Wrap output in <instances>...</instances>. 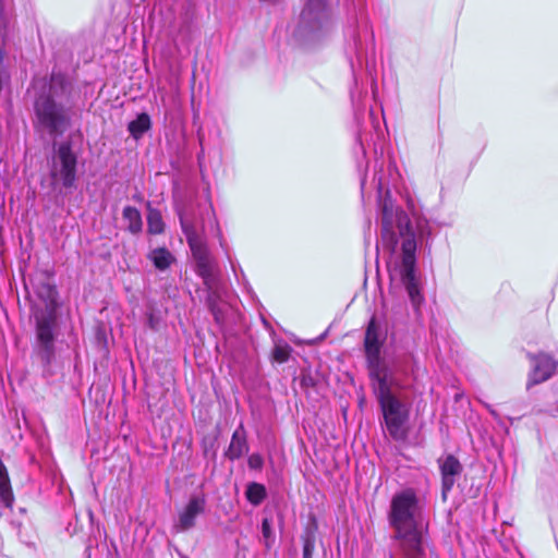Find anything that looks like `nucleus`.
Returning <instances> with one entry per match:
<instances>
[{"instance_id":"20e7f679","label":"nucleus","mask_w":558,"mask_h":558,"mask_svg":"<svg viewBox=\"0 0 558 558\" xmlns=\"http://www.w3.org/2000/svg\"><path fill=\"white\" fill-rule=\"evenodd\" d=\"M34 292L40 303L32 306L35 325V350L45 365H49L56 355V337L58 324V291L48 279H39L34 283Z\"/></svg>"},{"instance_id":"f8f14e48","label":"nucleus","mask_w":558,"mask_h":558,"mask_svg":"<svg viewBox=\"0 0 558 558\" xmlns=\"http://www.w3.org/2000/svg\"><path fill=\"white\" fill-rule=\"evenodd\" d=\"M532 368L529 375L527 388L548 380L557 368V362L548 354L530 355Z\"/></svg>"},{"instance_id":"2f4dec72","label":"nucleus","mask_w":558,"mask_h":558,"mask_svg":"<svg viewBox=\"0 0 558 558\" xmlns=\"http://www.w3.org/2000/svg\"><path fill=\"white\" fill-rule=\"evenodd\" d=\"M263 323H264V325H265L267 328H269V325H268V323H267L265 319H263Z\"/></svg>"},{"instance_id":"5701e85b","label":"nucleus","mask_w":558,"mask_h":558,"mask_svg":"<svg viewBox=\"0 0 558 558\" xmlns=\"http://www.w3.org/2000/svg\"><path fill=\"white\" fill-rule=\"evenodd\" d=\"M206 215L209 216L210 227L215 230L216 235L220 240V245L223 247V239H222L221 230L219 228V223H218V220L216 218V215H215V211H214V208H213L211 204H209V206L207 208V211H206Z\"/></svg>"},{"instance_id":"cd10ccee","label":"nucleus","mask_w":558,"mask_h":558,"mask_svg":"<svg viewBox=\"0 0 558 558\" xmlns=\"http://www.w3.org/2000/svg\"><path fill=\"white\" fill-rule=\"evenodd\" d=\"M5 29V22L3 19H0V34L2 33V31Z\"/></svg>"},{"instance_id":"bb28decb","label":"nucleus","mask_w":558,"mask_h":558,"mask_svg":"<svg viewBox=\"0 0 558 558\" xmlns=\"http://www.w3.org/2000/svg\"><path fill=\"white\" fill-rule=\"evenodd\" d=\"M485 407H486V409L489 411V413H490L493 416H497V413H496V411L492 408V405L486 404Z\"/></svg>"},{"instance_id":"dca6fc26","label":"nucleus","mask_w":558,"mask_h":558,"mask_svg":"<svg viewBox=\"0 0 558 558\" xmlns=\"http://www.w3.org/2000/svg\"><path fill=\"white\" fill-rule=\"evenodd\" d=\"M316 1V41L318 37L326 36L330 33L332 28V19L331 14L328 10H326V1L325 0H315Z\"/></svg>"},{"instance_id":"39448f33","label":"nucleus","mask_w":558,"mask_h":558,"mask_svg":"<svg viewBox=\"0 0 558 558\" xmlns=\"http://www.w3.org/2000/svg\"><path fill=\"white\" fill-rule=\"evenodd\" d=\"M367 371L376 398L393 396L395 390L407 387L403 378L410 375L409 359L396 361L392 365L379 360L367 364Z\"/></svg>"},{"instance_id":"423d86ee","label":"nucleus","mask_w":558,"mask_h":558,"mask_svg":"<svg viewBox=\"0 0 558 558\" xmlns=\"http://www.w3.org/2000/svg\"><path fill=\"white\" fill-rule=\"evenodd\" d=\"M50 177L64 189L75 187L77 180V154L71 141L53 142L50 158Z\"/></svg>"},{"instance_id":"c85d7f7f","label":"nucleus","mask_w":558,"mask_h":558,"mask_svg":"<svg viewBox=\"0 0 558 558\" xmlns=\"http://www.w3.org/2000/svg\"><path fill=\"white\" fill-rule=\"evenodd\" d=\"M304 476H305V477H310V476H311V475H310V471H308V469H307V468L304 470Z\"/></svg>"},{"instance_id":"f03ea898","label":"nucleus","mask_w":558,"mask_h":558,"mask_svg":"<svg viewBox=\"0 0 558 558\" xmlns=\"http://www.w3.org/2000/svg\"><path fill=\"white\" fill-rule=\"evenodd\" d=\"M423 511L424 502L412 487L390 500L387 519L402 558H425Z\"/></svg>"},{"instance_id":"1a4fd4ad","label":"nucleus","mask_w":558,"mask_h":558,"mask_svg":"<svg viewBox=\"0 0 558 558\" xmlns=\"http://www.w3.org/2000/svg\"><path fill=\"white\" fill-rule=\"evenodd\" d=\"M207 500L204 494H194L186 505L178 512V521L174 524L177 532H186L196 524V519L206 511Z\"/></svg>"},{"instance_id":"b1692460","label":"nucleus","mask_w":558,"mask_h":558,"mask_svg":"<svg viewBox=\"0 0 558 558\" xmlns=\"http://www.w3.org/2000/svg\"><path fill=\"white\" fill-rule=\"evenodd\" d=\"M247 463L251 469L258 470L263 466L264 460L262 456L253 453L248 457Z\"/></svg>"},{"instance_id":"a211bd4d","label":"nucleus","mask_w":558,"mask_h":558,"mask_svg":"<svg viewBox=\"0 0 558 558\" xmlns=\"http://www.w3.org/2000/svg\"><path fill=\"white\" fill-rule=\"evenodd\" d=\"M123 220L126 221V230L132 234H138L143 229V220L140 210L133 206H125L122 213Z\"/></svg>"},{"instance_id":"7ed1b4c3","label":"nucleus","mask_w":558,"mask_h":558,"mask_svg":"<svg viewBox=\"0 0 558 558\" xmlns=\"http://www.w3.org/2000/svg\"><path fill=\"white\" fill-rule=\"evenodd\" d=\"M72 84L61 72H52L48 83L37 93L34 101L35 128L51 137L61 136L71 125L69 99Z\"/></svg>"},{"instance_id":"6e6552de","label":"nucleus","mask_w":558,"mask_h":558,"mask_svg":"<svg viewBox=\"0 0 558 558\" xmlns=\"http://www.w3.org/2000/svg\"><path fill=\"white\" fill-rule=\"evenodd\" d=\"M186 241L196 263V271L203 278L205 286L210 289L216 264L208 245L203 234L186 239Z\"/></svg>"},{"instance_id":"7c9ffc66","label":"nucleus","mask_w":558,"mask_h":558,"mask_svg":"<svg viewBox=\"0 0 558 558\" xmlns=\"http://www.w3.org/2000/svg\"><path fill=\"white\" fill-rule=\"evenodd\" d=\"M230 263H231V267H232L233 271L235 272L236 270H235L234 264L232 262H230Z\"/></svg>"},{"instance_id":"393cba45","label":"nucleus","mask_w":558,"mask_h":558,"mask_svg":"<svg viewBox=\"0 0 558 558\" xmlns=\"http://www.w3.org/2000/svg\"><path fill=\"white\" fill-rule=\"evenodd\" d=\"M262 532H263V535H264L265 538H269L270 537L271 529H270V524H269L267 519H265L263 521Z\"/></svg>"},{"instance_id":"2eb2a0df","label":"nucleus","mask_w":558,"mask_h":558,"mask_svg":"<svg viewBox=\"0 0 558 558\" xmlns=\"http://www.w3.org/2000/svg\"><path fill=\"white\" fill-rule=\"evenodd\" d=\"M248 451V445L246 440V432L243 424L241 423L233 432L230 445L226 451V457L231 460H238Z\"/></svg>"},{"instance_id":"ddd939ff","label":"nucleus","mask_w":558,"mask_h":558,"mask_svg":"<svg viewBox=\"0 0 558 558\" xmlns=\"http://www.w3.org/2000/svg\"><path fill=\"white\" fill-rule=\"evenodd\" d=\"M438 464L441 474L442 495L445 497L452 489L457 477L461 474L462 465L453 454L439 458Z\"/></svg>"},{"instance_id":"f257e3e1","label":"nucleus","mask_w":558,"mask_h":558,"mask_svg":"<svg viewBox=\"0 0 558 558\" xmlns=\"http://www.w3.org/2000/svg\"><path fill=\"white\" fill-rule=\"evenodd\" d=\"M410 216L391 201L385 199L380 215V240L383 247L395 254L400 247L398 275L413 305L420 304L422 298L415 276L416 250L418 244L428 242L432 236V225L421 214L413 201L408 199Z\"/></svg>"},{"instance_id":"4be33fe9","label":"nucleus","mask_w":558,"mask_h":558,"mask_svg":"<svg viewBox=\"0 0 558 558\" xmlns=\"http://www.w3.org/2000/svg\"><path fill=\"white\" fill-rule=\"evenodd\" d=\"M291 353V348L284 341H277L272 350V359L278 363H284L288 361Z\"/></svg>"},{"instance_id":"6ab92c4d","label":"nucleus","mask_w":558,"mask_h":558,"mask_svg":"<svg viewBox=\"0 0 558 558\" xmlns=\"http://www.w3.org/2000/svg\"><path fill=\"white\" fill-rule=\"evenodd\" d=\"M151 126L150 118L147 113L143 112L137 118L129 123L128 130L134 138H140Z\"/></svg>"},{"instance_id":"a878e982","label":"nucleus","mask_w":558,"mask_h":558,"mask_svg":"<svg viewBox=\"0 0 558 558\" xmlns=\"http://www.w3.org/2000/svg\"><path fill=\"white\" fill-rule=\"evenodd\" d=\"M311 557H312L311 542H310V539H306L305 544H304V558H311Z\"/></svg>"},{"instance_id":"aec40b11","label":"nucleus","mask_w":558,"mask_h":558,"mask_svg":"<svg viewBox=\"0 0 558 558\" xmlns=\"http://www.w3.org/2000/svg\"><path fill=\"white\" fill-rule=\"evenodd\" d=\"M147 231L150 234H161L165 231V223L159 209L151 208L148 203Z\"/></svg>"},{"instance_id":"9b49d317","label":"nucleus","mask_w":558,"mask_h":558,"mask_svg":"<svg viewBox=\"0 0 558 558\" xmlns=\"http://www.w3.org/2000/svg\"><path fill=\"white\" fill-rule=\"evenodd\" d=\"M177 213L180 219L181 229L186 239L202 235L204 233V217H198L196 208L192 202L178 206Z\"/></svg>"},{"instance_id":"c756f323","label":"nucleus","mask_w":558,"mask_h":558,"mask_svg":"<svg viewBox=\"0 0 558 558\" xmlns=\"http://www.w3.org/2000/svg\"><path fill=\"white\" fill-rule=\"evenodd\" d=\"M324 338H325V333H323V335H320L318 338H316V342H317L318 340H323Z\"/></svg>"},{"instance_id":"9d476101","label":"nucleus","mask_w":558,"mask_h":558,"mask_svg":"<svg viewBox=\"0 0 558 558\" xmlns=\"http://www.w3.org/2000/svg\"><path fill=\"white\" fill-rule=\"evenodd\" d=\"M386 330L381 324L373 316L368 323L365 331L364 349L366 356V364L374 363L381 360V347L386 340Z\"/></svg>"},{"instance_id":"412c9836","label":"nucleus","mask_w":558,"mask_h":558,"mask_svg":"<svg viewBox=\"0 0 558 558\" xmlns=\"http://www.w3.org/2000/svg\"><path fill=\"white\" fill-rule=\"evenodd\" d=\"M246 499L254 506H258L266 498V488L258 483H250L245 492Z\"/></svg>"},{"instance_id":"f3484780","label":"nucleus","mask_w":558,"mask_h":558,"mask_svg":"<svg viewBox=\"0 0 558 558\" xmlns=\"http://www.w3.org/2000/svg\"><path fill=\"white\" fill-rule=\"evenodd\" d=\"M148 259L160 270H167L175 260L172 253L166 247H157L150 251Z\"/></svg>"},{"instance_id":"0eeeda50","label":"nucleus","mask_w":558,"mask_h":558,"mask_svg":"<svg viewBox=\"0 0 558 558\" xmlns=\"http://www.w3.org/2000/svg\"><path fill=\"white\" fill-rule=\"evenodd\" d=\"M377 401L380 405L389 435L395 440L405 439L407 428L404 425L409 418V411L405 405L396 395L377 398Z\"/></svg>"},{"instance_id":"4468645a","label":"nucleus","mask_w":558,"mask_h":558,"mask_svg":"<svg viewBox=\"0 0 558 558\" xmlns=\"http://www.w3.org/2000/svg\"><path fill=\"white\" fill-rule=\"evenodd\" d=\"M314 36V0H305L293 29V37L299 41L312 39Z\"/></svg>"}]
</instances>
